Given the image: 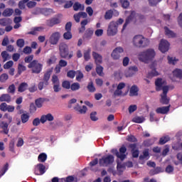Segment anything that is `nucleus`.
I'll return each mask as SVG.
<instances>
[{
	"label": "nucleus",
	"instance_id": "9b49d317",
	"mask_svg": "<svg viewBox=\"0 0 182 182\" xmlns=\"http://www.w3.org/2000/svg\"><path fill=\"white\" fill-rule=\"evenodd\" d=\"M168 48H170V43L166 40H161L159 46V50H161L162 53H166V52H168Z\"/></svg>",
	"mask_w": 182,
	"mask_h": 182
},
{
	"label": "nucleus",
	"instance_id": "4468645a",
	"mask_svg": "<svg viewBox=\"0 0 182 182\" xmlns=\"http://www.w3.org/2000/svg\"><path fill=\"white\" fill-rule=\"evenodd\" d=\"M60 22H62L60 17H54L47 20L46 23L47 26L52 28L53 26H55V25H58V23H60Z\"/></svg>",
	"mask_w": 182,
	"mask_h": 182
},
{
	"label": "nucleus",
	"instance_id": "ea45409f",
	"mask_svg": "<svg viewBox=\"0 0 182 182\" xmlns=\"http://www.w3.org/2000/svg\"><path fill=\"white\" fill-rule=\"evenodd\" d=\"M103 66L100 65V64L97 65L95 70L99 76H103V75H105L103 73Z\"/></svg>",
	"mask_w": 182,
	"mask_h": 182
},
{
	"label": "nucleus",
	"instance_id": "09e8293b",
	"mask_svg": "<svg viewBox=\"0 0 182 182\" xmlns=\"http://www.w3.org/2000/svg\"><path fill=\"white\" fill-rule=\"evenodd\" d=\"M159 173H161V167H156L155 169H151L149 171V174L151 176H154L156 174H159Z\"/></svg>",
	"mask_w": 182,
	"mask_h": 182
},
{
	"label": "nucleus",
	"instance_id": "412c9836",
	"mask_svg": "<svg viewBox=\"0 0 182 182\" xmlns=\"http://www.w3.org/2000/svg\"><path fill=\"white\" fill-rule=\"evenodd\" d=\"M12 97L9 94H3L0 97V102H6V103H11Z\"/></svg>",
	"mask_w": 182,
	"mask_h": 182
},
{
	"label": "nucleus",
	"instance_id": "3c124183",
	"mask_svg": "<svg viewBox=\"0 0 182 182\" xmlns=\"http://www.w3.org/2000/svg\"><path fill=\"white\" fill-rule=\"evenodd\" d=\"M120 2L124 9H127L130 6V2L128 0H120Z\"/></svg>",
	"mask_w": 182,
	"mask_h": 182
},
{
	"label": "nucleus",
	"instance_id": "37998d69",
	"mask_svg": "<svg viewBox=\"0 0 182 182\" xmlns=\"http://www.w3.org/2000/svg\"><path fill=\"white\" fill-rule=\"evenodd\" d=\"M26 70V67L22 64H18V73L16 76L22 75V72H25Z\"/></svg>",
	"mask_w": 182,
	"mask_h": 182
},
{
	"label": "nucleus",
	"instance_id": "f03ea898",
	"mask_svg": "<svg viewBox=\"0 0 182 182\" xmlns=\"http://www.w3.org/2000/svg\"><path fill=\"white\" fill-rule=\"evenodd\" d=\"M60 56L62 59H72L73 58V51L69 52L68 44L61 43L59 46Z\"/></svg>",
	"mask_w": 182,
	"mask_h": 182
},
{
	"label": "nucleus",
	"instance_id": "c85d7f7f",
	"mask_svg": "<svg viewBox=\"0 0 182 182\" xmlns=\"http://www.w3.org/2000/svg\"><path fill=\"white\" fill-rule=\"evenodd\" d=\"M160 103L162 105H168L170 103V99L167 97V95H161Z\"/></svg>",
	"mask_w": 182,
	"mask_h": 182
},
{
	"label": "nucleus",
	"instance_id": "603ef678",
	"mask_svg": "<svg viewBox=\"0 0 182 182\" xmlns=\"http://www.w3.org/2000/svg\"><path fill=\"white\" fill-rule=\"evenodd\" d=\"M7 79H9V76L8 75V74L4 73L0 75V82L1 83H5Z\"/></svg>",
	"mask_w": 182,
	"mask_h": 182
},
{
	"label": "nucleus",
	"instance_id": "7c9ffc66",
	"mask_svg": "<svg viewBox=\"0 0 182 182\" xmlns=\"http://www.w3.org/2000/svg\"><path fill=\"white\" fill-rule=\"evenodd\" d=\"M13 14H14V9H6L3 11L2 15H3V16L8 17V16H12Z\"/></svg>",
	"mask_w": 182,
	"mask_h": 182
},
{
	"label": "nucleus",
	"instance_id": "4d7b16f0",
	"mask_svg": "<svg viewBox=\"0 0 182 182\" xmlns=\"http://www.w3.org/2000/svg\"><path fill=\"white\" fill-rule=\"evenodd\" d=\"M159 76V72L156 70V68L153 69L150 73H148V77H154Z\"/></svg>",
	"mask_w": 182,
	"mask_h": 182
},
{
	"label": "nucleus",
	"instance_id": "864d4df0",
	"mask_svg": "<svg viewBox=\"0 0 182 182\" xmlns=\"http://www.w3.org/2000/svg\"><path fill=\"white\" fill-rule=\"evenodd\" d=\"M51 82L53 85H58L60 83V81L59 80V77L56 75H53L51 78Z\"/></svg>",
	"mask_w": 182,
	"mask_h": 182
},
{
	"label": "nucleus",
	"instance_id": "8fccbe9b",
	"mask_svg": "<svg viewBox=\"0 0 182 182\" xmlns=\"http://www.w3.org/2000/svg\"><path fill=\"white\" fill-rule=\"evenodd\" d=\"M70 87H71L70 81L64 80L62 82V87H63V89H66L67 90H69V89H70Z\"/></svg>",
	"mask_w": 182,
	"mask_h": 182
},
{
	"label": "nucleus",
	"instance_id": "b1692460",
	"mask_svg": "<svg viewBox=\"0 0 182 182\" xmlns=\"http://www.w3.org/2000/svg\"><path fill=\"white\" fill-rule=\"evenodd\" d=\"M28 86L29 85L27 82H21L18 87V92L20 93H23V92L28 89Z\"/></svg>",
	"mask_w": 182,
	"mask_h": 182
},
{
	"label": "nucleus",
	"instance_id": "dca6fc26",
	"mask_svg": "<svg viewBox=\"0 0 182 182\" xmlns=\"http://www.w3.org/2000/svg\"><path fill=\"white\" fill-rule=\"evenodd\" d=\"M92 57L95 62V65H100L103 63V57L102 56V55L93 51Z\"/></svg>",
	"mask_w": 182,
	"mask_h": 182
},
{
	"label": "nucleus",
	"instance_id": "a878e982",
	"mask_svg": "<svg viewBox=\"0 0 182 182\" xmlns=\"http://www.w3.org/2000/svg\"><path fill=\"white\" fill-rule=\"evenodd\" d=\"M29 117H31L29 113L26 112L22 114L21 115V123H23V124H25V123H28V122H29Z\"/></svg>",
	"mask_w": 182,
	"mask_h": 182
},
{
	"label": "nucleus",
	"instance_id": "de8ad7c7",
	"mask_svg": "<svg viewBox=\"0 0 182 182\" xmlns=\"http://www.w3.org/2000/svg\"><path fill=\"white\" fill-rule=\"evenodd\" d=\"M9 169V164L6 163L0 171V177H2L6 173V171Z\"/></svg>",
	"mask_w": 182,
	"mask_h": 182
},
{
	"label": "nucleus",
	"instance_id": "f704fd0d",
	"mask_svg": "<svg viewBox=\"0 0 182 182\" xmlns=\"http://www.w3.org/2000/svg\"><path fill=\"white\" fill-rule=\"evenodd\" d=\"M105 19H112L113 18V9H109L105 12L104 16Z\"/></svg>",
	"mask_w": 182,
	"mask_h": 182
},
{
	"label": "nucleus",
	"instance_id": "49530a36",
	"mask_svg": "<svg viewBox=\"0 0 182 182\" xmlns=\"http://www.w3.org/2000/svg\"><path fill=\"white\" fill-rule=\"evenodd\" d=\"M90 48L84 52V59L85 62H89V60H90Z\"/></svg>",
	"mask_w": 182,
	"mask_h": 182
},
{
	"label": "nucleus",
	"instance_id": "a19ab883",
	"mask_svg": "<svg viewBox=\"0 0 182 182\" xmlns=\"http://www.w3.org/2000/svg\"><path fill=\"white\" fill-rule=\"evenodd\" d=\"M11 23V19L9 18H1L0 19V25L1 26H8Z\"/></svg>",
	"mask_w": 182,
	"mask_h": 182
},
{
	"label": "nucleus",
	"instance_id": "72a5a7b5",
	"mask_svg": "<svg viewBox=\"0 0 182 182\" xmlns=\"http://www.w3.org/2000/svg\"><path fill=\"white\" fill-rule=\"evenodd\" d=\"M139 72V68L136 66H132L129 68L128 73H129V76H133L134 73Z\"/></svg>",
	"mask_w": 182,
	"mask_h": 182
},
{
	"label": "nucleus",
	"instance_id": "c03bdc74",
	"mask_svg": "<svg viewBox=\"0 0 182 182\" xmlns=\"http://www.w3.org/2000/svg\"><path fill=\"white\" fill-rule=\"evenodd\" d=\"M73 9L75 11H77L80 9V11H84L85 6H82V4H80L79 2H75L73 5Z\"/></svg>",
	"mask_w": 182,
	"mask_h": 182
},
{
	"label": "nucleus",
	"instance_id": "79ce46f5",
	"mask_svg": "<svg viewBox=\"0 0 182 182\" xmlns=\"http://www.w3.org/2000/svg\"><path fill=\"white\" fill-rule=\"evenodd\" d=\"M173 75L176 77H178L179 79H182V70L176 69L173 71Z\"/></svg>",
	"mask_w": 182,
	"mask_h": 182
},
{
	"label": "nucleus",
	"instance_id": "7ed1b4c3",
	"mask_svg": "<svg viewBox=\"0 0 182 182\" xmlns=\"http://www.w3.org/2000/svg\"><path fill=\"white\" fill-rule=\"evenodd\" d=\"M156 56V52L153 49H148L146 51L141 52L139 55V59L141 62H147V60H151Z\"/></svg>",
	"mask_w": 182,
	"mask_h": 182
},
{
	"label": "nucleus",
	"instance_id": "338daca9",
	"mask_svg": "<svg viewBox=\"0 0 182 182\" xmlns=\"http://www.w3.org/2000/svg\"><path fill=\"white\" fill-rule=\"evenodd\" d=\"M26 6L28 7L29 9H32V8L36 6V1H30L26 4Z\"/></svg>",
	"mask_w": 182,
	"mask_h": 182
},
{
	"label": "nucleus",
	"instance_id": "5701e85b",
	"mask_svg": "<svg viewBox=\"0 0 182 182\" xmlns=\"http://www.w3.org/2000/svg\"><path fill=\"white\" fill-rule=\"evenodd\" d=\"M150 159V153L149 152V149H146L143 151L142 155L139 156V160H149Z\"/></svg>",
	"mask_w": 182,
	"mask_h": 182
},
{
	"label": "nucleus",
	"instance_id": "13d9d810",
	"mask_svg": "<svg viewBox=\"0 0 182 182\" xmlns=\"http://www.w3.org/2000/svg\"><path fill=\"white\" fill-rule=\"evenodd\" d=\"M97 112H92L90 113V119L92 122H97L99 120V118L97 117Z\"/></svg>",
	"mask_w": 182,
	"mask_h": 182
},
{
	"label": "nucleus",
	"instance_id": "20e7f679",
	"mask_svg": "<svg viewBox=\"0 0 182 182\" xmlns=\"http://www.w3.org/2000/svg\"><path fill=\"white\" fill-rule=\"evenodd\" d=\"M126 151H127V148L124 145H122L119 148V152L117 149H112L111 150V153L114 154V156H116L117 159H119L121 161H123L124 159H126V157L127 156V154H126Z\"/></svg>",
	"mask_w": 182,
	"mask_h": 182
},
{
	"label": "nucleus",
	"instance_id": "2f4dec72",
	"mask_svg": "<svg viewBox=\"0 0 182 182\" xmlns=\"http://www.w3.org/2000/svg\"><path fill=\"white\" fill-rule=\"evenodd\" d=\"M93 30L92 28H88L85 31V33L84 34L85 38L87 39H90L92 36H93Z\"/></svg>",
	"mask_w": 182,
	"mask_h": 182
},
{
	"label": "nucleus",
	"instance_id": "6ab92c4d",
	"mask_svg": "<svg viewBox=\"0 0 182 182\" xmlns=\"http://www.w3.org/2000/svg\"><path fill=\"white\" fill-rule=\"evenodd\" d=\"M163 85H164V81H163L162 78H157L155 81V86L156 92H160L161 88L163 87Z\"/></svg>",
	"mask_w": 182,
	"mask_h": 182
},
{
	"label": "nucleus",
	"instance_id": "bb28decb",
	"mask_svg": "<svg viewBox=\"0 0 182 182\" xmlns=\"http://www.w3.org/2000/svg\"><path fill=\"white\" fill-rule=\"evenodd\" d=\"M87 89L90 93H95L96 92V87H95V84H93V81H90L88 83Z\"/></svg>",
	"mask_w": 182,
	"mask_h": 182
},
{
	"label": "nucleus",
	"instance_id": "c9c22d12",
	"mask_svg": "<svg viewBox=\"0 0 182 182\" xmlns=\"http://www.w3.org/2000/svg\"><path fill=\"white\" fill-rule=\"evenodd\" d=\"M70 89L72 90V92H76L80 89V84L79 82H74L71 85Z\"/></svg>",
	"mask_w": 182,
	"mask_h": 182
},
{
	"label": "nucleus",
	"instance_id": "9d476101",
	"mask_svg": "<svg viewBox=\"0 0 182 182\" xmlns=\"http://www.w3.org/2000/svg\"><path fill=\"white\" fill-rule=\"evenodd\" d=\"M46 173V166L43 164H38L34 168V174L36 176H43Z\"/></svg>",
	"mask_w": 182,
	"mask_h": 182
},
{
	"label": "nucleus",
	"instance_id": "0e129e2a",
	"mask_svg": "<svg viewBox=\"0 0 182 182\" xmlns=\"http://www.w3.org/2000/svg\"><path fill=\"white\" fill-rule=\"evenodd\" d=\"M76 80L80 82L83 79V73L80 70L77 71Z\"/></svg>",
	"mask_w": 182,
	"mask_h": 182
},
{
	"label": "nucleus",
	"instance_id": "58836bf2",
	"mask_svg": "<svg viewBox=\"0 0 182 182\" xmlns=\"http://www.w3.org/2000/svg\"><path fill=\"white\" fill-rule=\"evenodd\" d=\"M9 151L11 153H15V139H12L9 145Z\"/></svg>",
	"mask_w": 182,
	"mask_h": 182
},
{
	"label": "nucleus",
	"instance_id": "a211bd4d",
	"mask_svg": "<svg viewBox=\"0 0 182 182\" xmlns=\"http://www.w3.org/2000/svg\"><path fill=\"white\" fill-rule=\"evenodd\" d=\"M74 110L78 112L80 114H85L87 112V107L83 105L82 107L77 104L75 107Z\"/></svg>",
	"mask_w": 182,
	"mask_h": 182
},
{
	"label": "nucleus",
	"instance_id": "e433bc0d",
	"mask_svg": "<svg viewBox=\"0 0 182 182\" xmlns=\"http://www.w3.org/2000/svg\"><path fill=\"white\" fill-rule=\"evenodd\" d=\"M169 140H170V136H162L159 139V144H160L161 146H163V144H166V143H167V141H169Z\"/></svg>",
	"mask_w": 182,
	"mask_h": 182
},
{
	"label": "nucleus",
	"instance_id": "680f3d73",
	"mask_svg": "<svg viewBox=\"0 0 182 182\" xmlns=\"http://www.w3.org/2000/svg\"><path fill=\"white\" fill-rule=\"evenodd\" d=\"M15 90H16V87L14 84L9 85L7 89L8 93H11V95H14L15 93Z\"/></svg>",
	"mask_w": 182,
	"mask_h": 182
},
{
	"label": "nucleus",
	"instance_id": "aec40b11",
	"mask_svg": "<svg viewBox=\"0 0 182 182\" xmlns=\"http://www.w3.org/2000/svg\"><path fill=\"white\" fill-rule=\"evenodd\" d=\"M139 95V87L137 85H134L131 87L129 90V96H138Z\"/></svg>",
	"mask_w": 182,
	"mask_h": 182
},
{
	"label": "nucleus",
	"instance_id": "052dcab7",
	"mask_svg": "<svg viewBox=\"0 0 182 182\" xmlns=\"http://www.w3.org/2000/svg\"><path fill=\"white\" fill-rule=\"evenodd\" d=\"M14 66V61L9 60L4 65V69H11Z\"/></svg>",
	"mask_w": 182,
	"mask_h": 182
},
{
	"label": "nucleus",
	"instance_id": "a18cd8bd",
	"mask_svg": "<svg viewBox=\"0 0 182 182\" xmlns=\"http://www.w3.org/2000/svg\"><path fill=\"white\" fill-rule=\"evenodd\" d=\"M73 38V36L72 35L71 31H66L65 33H63V38L65 41H70Z\"/></svg>",
	"mask_w": 182,
	"mask_h": 182
},
{
	"label": "nucleus",
	"instance_id": "2eb2a0df",
	"mask_svg": "<svg viewBox=\"0 0 182 182\" xmlns=\"http://www.w3.org/2000/svg\"><path fill=\"white\" fill-rule=\"evenodd\" d=\"M54 119L55 118L53 117V115H52L50 113H48L41 117V122L43 124L46 123V122H53Z\"/></svg>",
	"mask_w": 182,
	"mask_h": 182
},
{
	"label": "nucleus",
	"instance_id": "39448f33",
	"mask_svg": "<svg viewBox=\"0 0 182 182\" xmlns=\"http://www.w3.org/2000/svg\"><path fill=\"white\" fill-rule=\"evenodd\" d=\"M114 163V156L112 154L104 156L99 159V164L101 167H109Z\"/></svg>",
	"mask_w": 182,
	"mask_h": 182
},
{
	"label": "nucleus",
	"instance_id": "6e6d98bb",
	"mask_svg": "<svg viewBox=\"0 0 182 182\" xmlns=\"http://www.w3.org/2000/svg\"><path fill=\"white\" fill-rule=\"evenodd\" d=\"M166 173L168 174H173L174 172V166L171 165H168L165 169Z\"/></svg>",
	"mask_w": 182,
	"mask_h": 182
},
{
	"label": "nucleus",
	"instance_id": "423d86ee",
	"mask_svg": "<svg viewBox=\"0 0 182 182\" xmlns=\"http://www.w3.org/2000/svg\"><path fill=\"white\" fill-rule=\"evenodd\" d=\"M28 69H31L32 73H36V75H39L41 72H42V69L43 68V65L40 63L38 60H33L28 65Z\"/></svg>",
	"mask_w": 182,
	"mask_h": 182
},
{
	"label": "nucleus",
	"instance_id": "69168bd1",
	"mask_svg": "<svg viewBox=\"0 0 182 182\" xmlns=\"http://www.w3.org/2000/svg\"><path fill=\"white\" fill-rule=\"evenodd\" d=\"M8 109V105L6 102H2L0 105V110L1 112H7Z\"/></svg>",
	"mask_w": 182,
	"mask_h": 182
},
{
	"label": "nucleus",
	"instance_id": "c756f323",
	"mask_svg": "<svg viewBox=\"0 0 182 182\" xmlns=\"http://www.w3.org/2000/svg\"><path fill=\"white\" fill-rule=\"evenodd\" d=\"M48 159V155L45 153H41L38 156V160L40 163H45L46 160Z\"/></svg>",
	"mask_w": 182,
	"mask_h": 182
},
{
	"label": "nucleus",
	"instance_id": "6e6552de",
	"mask_svg": "<svg viewBox=\"0 0 182 182\" xmlns=\"http://www.w3.org/2000/svg\"><path fill=\"white\" fill-rule=\"evenodd\" d=\"M117 24L116 23V21H111L109 23L108 28L107 30V34L108 36H114V35H117Z\"/></svg>",
	"mask_w": 182,
	"mask_h": 182
},
{
	"label": "nucleus",
	"instance_id": "f3484780",
	"mask_svg": "<svg viewBox=\"0 0 182 182\" xmlns=\"http://www.w3.org/2000/svg\"><path fill=\"white\" fill-rule=\"evenodd\" d=\"M170 112V105L166 106V107H158L156 109V112L158 114H167V113Z\"/></svg>",
	"mask_w": 182,
	"mask_h": 182
},
{
	"label": "nucleus",
	"instance_id": "473e14b6",
	"mask_svg": "<svg viewBox=\"0 0 182 182\" xmlns=\"http://www.w3.org/2000/svg\"><path fill=\"white\" fill-rule=\"evenodd\" d=\"M43 102H45V99L40 97L35 101L36 106L38 108L41 109L43 105Z\"/></svg>",
	"mask_w": 182,
	"mask_h": 182
},
{
	"label": "nucleus",
	"instance_id": "1a4fd4ad",
	"mask_svg": "<svg viewBox=\"0 0 182 182\" xmlns=\"http://www.w3.org/2000/svg\"><path fill=\"white\" fill-rule=\"evenodd\" d=\"M60 33L58 31L53 33L48 40V42L51 45H58L59 41H60Z\"/></svg>",
	"mask_w": 182,
	"mask_h": 182
},
{
	"label": "nucleus",
	"instance_id": "e2e57ef3",
	"mask_svg": "<svg viewBox=\"0 0 182 182\" xmlns=\"http://www.w3.org/2000/svg\"><path fill=\"white\" fill-rule=\"evenodd\" d=\"M150 6H157V4L159 2H161V0H148Z\"/></svg>",
	"mask_w": 182,
	"mask_h": 182
},
{
	"label": "nucleus",
	"instance_id": "ddd939ff",
	"mask_svg": "<svg viewBox=\"0 0 182 182\" xmlns=\"http://www.w3.org/2000/svg\"><path fill=\"white\" fill-rule=\"evenodd\" d=\"M124 50L122 47H117L112 53L111 56L115 60L120 59V53H123Z\"/></svg>",
	"mask_w": 182,
	"mask_h": 182
},
{
	"label": "nucleus",
	"instance_id": "774afa93",
	"mask_svg": "<svg viewBox=\"0 0 182 182\" xmlns=\"http://www.w3.org/2000/svg\"><path fill=\"white\" fill-rule=\"evenodd\" d=\"M128 110H129V113L130 114L136 112V110H137V105H130L128 108Z\"/></svg>",
	"mask_w": 182,
	"mask_h": 182
},
{
	"label": "nucleus",
	"instance_id": "4be33fe9",
	"mask_svg": "<svg viewBox=\"0 0 182 182\" xmlns=\"http://www.w3.org/2000/svg\"><path fill=\"white\" fill-rule=\"evenodd\" d=\"M40 12L41 14H42V15H44L45 16H49L50 15H52V14H54L53 9L48 8L41 9Z\"/></svg>",
	"mask_w": 182,
	"mask_h": 182
},
{
	"label": "nucleus",
	"instance_id": "cd10ccee",
	"mask_svg": "<svg viewBox=\"0 0 182 182\" xmlns=\"http://www.w3.org/2000/svg\"><path fill=\"white\" fill-rule=\"evenodd\" d=\"M9 126V124L7 122H3L1 123V129L3 130V133H4V134H8V133H9V129H8Z\"/></svg>",
	"mask_w": 182,
	"mask_h": 182
},
{
	"label": "nucleus",
	"instance_id": "bf43d9fd",
	"mask_svg": "<svg viewBox=\"0 0 182 182\" xmlns=\"http://www.w3.org/2000/svg\"><path fill=\"white\" fill-rule=\"evenodd\" d=\"M127 140L130 143H136L137 141V138L134 135H129L127 138Z\"/></svg>",
	"mask_w": 182,
	"mask_h": 182
},
{
	"label": "nucleus",
	"instance_id": "f257e3e1",
	"mask_svg": "<svg viewBox=\"0 0 182 182\" xmlns=\"http://www.w3.org/2000/svg\"><path fill=\"white\" fill-rule=\"evenodd\" d=\"M53 73V68H48L43 74V81H41L38 85V87L40 90H43L44 87L46 86H49V80L50 79V76Z\"/></svg>",
	"mask_w": 182,
	"mask_h": 182
},
{
	"label": "nucleus",
	"instance_id": "f8f14e48",
	"mask_svg": "<svg viewBox=\"0 0 182 182\" xmlns=\"http://www.w3.org/2000/svg\"><path fill=\"white\" fill-rule=\"evenodd\" d=\"M134 16H136V11H133L131 12L130 15L126 18L125 23L123 25L122 32H124L126 28H127V25L134 19Z\"/></svg>",
	"mask_w": 182,
	"mask_h": 182
},
{
	"label": "nucleus",
	"instance_id": "393cba45",
	"mask_svg": "<svg viewBox=\"0 0 182 182\" xmlns=\"http://www.w3.org/2000/svg\"><path fill=\"white\" fill-rule=\"evenodd\" d=\"M165 35L168 36V38H176V33L173 32V31L170 30L168 27H164Z\"/></svg>",
	"mask_w": 182,
	"mask_h": 182
},
{
	"label": "nucleus",
	"instance_id": "5fc2aeb1",
	"mask_svg": "<svg viewBox=\"0 0 182 182\" xmlns=\"http://www.w3.org/2000/svg\"><path fill=\"white\" fill-rule=\"evenodd\" d=\"M16 46L18 48H23L25 46V40L23 38H19L16 41Z\"/></svg>",
	"mask_w": 182,
	"mask_h": 182
},
{
	"label": "nucleus",
	"instance_id": "4c0bfd02",
	"mask_svg": "<svg viewBox=\"0 0 182 182\" xmlns=\"http://www.w3.org/2000/svg\"><path fill=\"white\" fill-rule=\"evenodd\" d=\"M56 60H58L56 56L52 55L48 60H47V65H48V66H50V65L56 63Z\"/></svg>",
	"mask_w": 182,
	"mask_h": 182
},
{
	"label": "nucleus",
	"instance_id": "0eeeda50",
	"mask_svg": "<svg viewBox=\"0 0 182 182\" xmlns=\"http://www.w3.org/2000/svg\"><path fill=\"white\" fill-rule=\"evenodd\" d=\"M145 41L146 38L141 35L135 36L133 38L134 46L136 48H146Z\"/></svg>",
	"mask_w": 182,
	"mask_h": 182
}]
</instances>
